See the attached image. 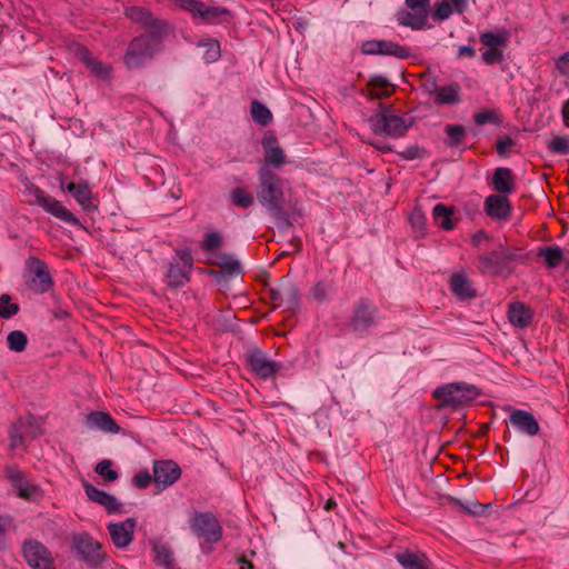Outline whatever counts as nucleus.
Returning <instances> with one entry per match:
<instances>
[{
    "mask_svg": "<svg viewBox=\"0 0 569 569\" xmlns=\"http://www.w3.org/2000/svg\"><path fill=\"white\" fill-rule=\"evenodd\" d=\"M432 216L438 226L441 227L443 230L455 229L456 222L452 219L453 207H448L443 203H437L433 207Z\"/></svg>",
    "mask_w": 569,
    "mask_h": 569,
    "instance_id": "nucleus-33",
    "label": "nucleus"
},
{
    "mask_svg": "<svg viewBox=\"0 0 569 569\" xmlns=\"http://www.w3.org/2000/svg\"><path fill=\"white\" fill-rule=\"evenodd\" d=\"M395 559L403 569H431V561L425 552L406 549L397 552Z\"/></svg>",
    "mask_w": 569,
    "mask_h": 569,
    "instance_id": "nucleus-25",
    "label": "nucleus"
},
{
    "mask_svg": "<svg viewBox=\"0 0 569 569\" xmlns=\"http://www.w3.org/2000/svg\"><path fill=\"white\" fill-rule=\"evenodd\" d=\"M188 523L192 536L200 541L201 548L209 546L208 552L223 537V528L219 518L212 511L196 510L189 518Z\"/></svg>",
    "mask_w": 569,
    "mask_h": 569,
    "instance_id": "nucleus-4",
    "label": "nucleus"
},
{
    "mask_svg": "<svg viewBox=\"0 0 569 569\" xmlns=\"http://www.w3.org/2000/svg\"><path fill=\"white\" fill-rule=\"evenodd\" d=\"M86 425L89 429H98L106 433H118L120 431L119 425L106 411H92L86 417Z\"/></svg>",
    "mask_w": 569,
    "mask_h": 569,
    "instance_id": "nucleus-24",
    "label": "nucleus"
},
{
    "mask_svg": "<svg viewBox=\"0 0 569 569\" xmlns=\"http://www.w3.org/2000/svg\"><path fill=\"white\" fill-rule=\"evenodd\" d=\"M209 263L221 268L228 274H239L242 271L240 262L229 253H214Z\"/></svg>",
    "mask_w": 569,
    "mask_h": 569,
    "instance_id": "nucleus-32",
    "label": "nucleus"
},
{
    "mask_svg": "<svg viewBox=\"0 0 569 569\" xmlns=\"http://www.w3.org/2000/svg\"><path fill=\"white\" fill-rule=\"evenodd\" d=\"M432 101L436 106H457L461 102V86L457 81H451L446 86L438 87Z\"/></svg>",
    "mask_w": 569,
    "mask_h": 569,
    "instance_id": "nucleus-23",
    "label": "nucleus"
},
{
    "mask_svg": "<svg viewBox=\"0 0 569 569\" xmlns=\"http://www.w3.org/2000/svg\"><path fill=\"white\" fill-rule=\"evenodd\" d=\"M449 286L452 293L459 299H471L477 296L476 289L472 287L471 281L463 272L453 273L450 277Z\"/></svg>",
    "mask_w": 569,
    "mask_h": 569,
    "instance_id": "nucleus-27",
    "label": "nucleus"
},
{
    "mask_svg": "<svg viewBox=\"0 0 569 569\" xmlns=\"http://www.w3.org/2000/svg\"><path fill=\"white\" fill-rule=\"evenodd\" d=\"M555 67L559 74L569 76V50L556 59Z\"/></svg>",
    "mask_w": 569,
    "mask_h": 569,
    "instance_id": "nucleus-58",
    "label": "nucleus"
},
{
    "mask_svg": "<svg viewBox=\"0 0 569 569\" xmlns=\"http://www.w3.org/2000/svg\"><path fill=\"white\" fill-rule=\"evenodd\" d=\"M379 321L380 311L377 305L371 299L361 297L353 303L347 326L357 337H365Z\"/></svg>",
    "mask_w": 569,
    "mask_h": 569,
    "instance_id": "nucleus-6",
    "label": "nucleus"
},
{
    "mask_svg": "<svg viewBox=\"0 0 569 569\" xmlns=\"http://www.w3.org/2000/svg\"><path fill=\"white\" fill-rule=\"evenodd\" d=\"M516 146V141L510 136H503L496 141V151L500 157H507V150Z\"/></svg>",
    "mask_w": 569,
    "mask_h": 569,
    "instance_id": "nucleus-56",
    "label": "nucleus"
},
{
    "mask_svg": "<svg viewBox=\"0 0 569 569\" xmlns=\"http://www.w3.org/2000/svg\"><path fill=\"white\" fill-rule=\"evenodd\" d=\"M181 468L173 460H158L153 463V481L162 489L172 486L181 477Z\"/></svg>",
    "mask_w": 569,
    "mask_h": 569,
    "instance_id": "nucleus-18",
    "label": "nucleus"
},
{
    "mask_svg": "<svg viewBox=\"0 0 569 569\" xmlns=\"http://www.w3.org/2000/svg\"><path fill=\"white\" fill-rule=\"evenodd\" d=\"M83 488H84V492H86L87 497L91 501L104 507V509L109 513H113L119 510L121 503L118 501V499L114 496H111L108 492L96 488L91 483H86L83 486Z\"/></svg>",
    "mask_w": 569,
    "mask_h": 569,
    "instance_id": "nucleus-26",
    "label": "nucleus"
},
{
    "mask_svg": "<svg viewBox=\"0 0 569 569\" xmlns=\"http://www.w3.org/2000/svg\"><path fill=\"white\" fill-rule=\"evenodd\" d=\"M198 44L200 47H206V51L203 53V59L206 60V62L211 63V62L217 61L220 58L221 51H220V43L218 40L206 39V40L199 41Z\"/></svg>",
    "mask_w": 569,
    "mask_h": 569,
    "instance_id": "nucleus-43",
    "label": "nucleus"
},
{
    "mask_svg": "<svg viewBox=\"0 0 569 569\" xmlns=\"http://www.w3.org/2000/svg\"><path fill=\"white\" fill-rule=\"evenodd\" d=\"M548 150L556 154H569V137L556 136L548 142Z\"/></svg>",
    "mask_w": 569,
    "mask_h": 569,
    "instance_id": "nucleus-46",
    "label": "nucleus"
},
{
    "mask_svg": "<svg viewBox=\"0 0 569 569\" xmlns=\"http://www.w3.org/2000/svg\"><path fill=\"white\" fill-rule=\"evenodd\" d=\"M137 521L133 518H128L122 522L109 523L108 531L111 541L117 548H127L133 540V533Z\"/></svg>",
    "mask_w": 569,
    "mask_h": 569,
    "instance_id": "nucleus-21",
    "label": "nucleus"
},
{
    "mask_svg": "<svg viewBox=\"0 0 569 569\" xmlns=\"http://www.w3.org/2000/svg\"><path fill=\"white\" fill-rule=\"evenodd\" d=\"M193 269V257L189 248H178L174 257L168 264L166 273L167 283L172 289L186 286L191 279Z\"/></svg>",
    "mask_w": 569,
    "mask_h": 569,
    "instance_id": "nucleus-8",
    "label": "nucleus"
},
{
    "mask_svg": "<svg viewBox=\"0 0 569 569\" xmlns=\"http://www.w3.org/2000/svg\"><path fill=\"white\" fill-rule=\"evenodd\" d=\"M413 11V13L406 10L399 11L397 14L398 22L401 26L411 28L412 30H421L427 26L428 11Z\"/></svg>",
    "mask_w": 569,
    "mask_h": 569,
    "instance_id": "nucleus-31",
    "label": "nucleus"
},
{
    "mask_svg": "<svg viewBox=\"0 0 569 569\" xmlns=\"http://www.w3.org/2000/svg\"><path fill=\"white\" fill-rule=\"evenodd\" d=\"M164 36L140 33L128 44L123 63L128 69H138L150 61L161 49Z\"/></svg>",
    "mask_w": 569,
    "mask_h": 569,
    "instance_id": "nucleus-3",
    "label": "nucleus"
},
{
    "mask_svg": "<svg viewBox=\"0 0 569 569\" xmlns=\"http://www.w3.org/2000/svg\"><path fill=\"white\" fill-rule=\"evenodd\" d=\"M8 478L16 489L18 496L23 499H32L38 493V488L30 483L24 473L18 469H11L8 472Z\"/></svg>",
    "mask_w": 569,
    "mask_h": 569,
    "instance_id": "nucleus-29",
    "label": "nucleus"
},
{
    "mask_svg": "<svg viewBox=\"0 0 569 569\" xmlns=\"http://www.w3.org/2000/svg\"><path fill=\"white\" fill-rule=\"evenodd\" d=\"M379 54L391 56L398 59H407L411 56L410 48L390 40H380Z\"/></svg>",
    "mask_w": 569,
    "mask_h": 569,
    "instance_id": "nucleus-36",
    "label": "nucleus"
},
{
    "mask_svg": "<svg viewBox=\"0 0 569 569\" xmlns=\"http://www.w3.org/2000/svg\"><path fill=\"white\" fill-rule=\"evenodd\" d=\"M537 254L545 259V263L549 269L557 268L563 260V250L557 244L541 247Z\"/></svg>",
    "mask_w": 569,
    "mask_h": 569,
    "instance_id": "nucleus-35",
    "label": "nucleus"
},
{
    "mask_svg": "<svg viewBox=\"0 0 569 569\" xmlns=\"http://www.w3.org/2000/svg\"><path fill=\"white\" fill-rule=\"evenodd\" d=\"M180 9L191 13L194 20L221 23L231 17L230 11L219 6H207L200 0H171Z\"/></svg>",
    "mask_w": 569,
    "mask_h": 569,
    "instance_id": "nucleus-10",
    "label": "nucleus"
},
{
    "mask_svg": "<svg viewBox=\"0 0 569 569\" xmlns=\"http://www.w3.org/2000/svg\"><path fill=\"white\" fill-rule=\"evenodd\" d=\"M61 189L68 191L84 212L94 213L98 211V204L92 201L93 194L87 181L69 182L67 184L61 182Z\"/></svg>",
    "mask_w": 569,
    "mask_h": 569,
    "instance_id": "nucleus-17",
    "label": "nucleus"
},
{
    "mask_svg": "<svg viewBox=\"0 0 569 569\" xmlns=\"http://www.w3.org/2000/svg\"><path fill=\"white\" fill-rule=\"evenodd\" d=\"M123 14L132 23L139 24L146 29L144 33H157L166 36L169 24L166 20L157 18L151 10L140 6H128L123 10Z\"/></svg>",
    "mask_w": 569,
    "mask_h": 569,
    "instance_id": "nucleus-12",
    "label": "nucleus"
},
{
    "mask_svg": "<svg viewBox=\"0 0 569 569\" xmlns=\"http://www.w3.org/2000/svg\"><path fill=\"white\" fill-rule=\"evenodd\" d=\"M28 192L34 198V201L29 202L30 204L40 206L46 212L66 223L80 226L79 219L69 209H67L61 201L47 194L38 186L31 184L28 188Z\"/></svg>",
    "mask_w": 569,
    "mask_h": 569,
    "instance_id": "nucleus-11",
    "label": "nucleus"
},
{
    "mask_svg": "<svg viewBox=\"0 0 569 569\" xmlns=\"http://www.w3.org/2000/svg\"><path fill=\"white\" fill-rule=\"evenodd\" d=\"M492 187L500 194H510L515 191V177L509 168L499 167L492 176Z\"/></svg>",
    "mask_w": 569,
    "mask_h": 569,
    "instance_id": "nucleus-30",
    "label": "nucleus"
},
{
    "mask_svg": "<svg viewBox=\"0 0 569 569\" xmlns=\"http://www.w3.org/2000/svg\"><path fill=\"white\" fill-rule=\"evenodd\" d=\"M73 52L76 57L86 64V67L89 64L91 59L93 58L89 49L82 44L77 43L74 46Z\"/></svg>",
    "mask_w": 569,
    "mask_h": 569,
    "instance_id": "nucleus-59",
    "label": "nucleus"
},
{
    "mask_svg": "<svg viewBox=\"0 0 569 569\" xmlns=\"http://www.w3.org/2000/svg\"><path fill=\"white\" fill-rule=\"evenodd\" d=\"M312 298L319 302L328 299L329 286L325 281H318L310 290Z\"/></svg>",
    "mask_w": 569,
    "mask_h": 569,
    "instance_id": "nucleus-54",
    "label": "nucleus"
},
{
    "mask_svg": "<svg viewBox=\"0 0 569 569\" xmlns=\"http://www.w3.org/2000/svg\"><path fill=\"white\" fill-rule=\"evenodd\" d=\"M28 288L37 295L48 292L54 281L48 264L36 256H30L24 263Z\"/></svg>",
    "mask_w": 569,
    "mask_h": 569,
    "instance_id": "nucleus-9",
    "label": "nucleus"
},
{
    "mask_svg": "<svg viewBox=\"0 0 569 569\" xmlns=\"http://www.w3.org/2000/svg\"><path fill=\"white\" fill-rule=\"evenodd\" d=\"M485 212L491 219L508 221L512 213V204L506 194H490L485 200Z\"/></svg>",
    "mask_w": 569,
    "mask_h": 569,
    "instance_id": "nucleus-20",
    "label": "nucleus"
},
{
    "mask_svg": "<svg viewBox=\"0 0 569 569\" xmlns=\"http://www.w3.org/2000/svg\"><path fill=\"white\" fill-rule=\"evenodd\" d=\"M510 411V423L519 431L527 436H536L540 431V426L535 416L522 409L508 407Z\"/></svg>",
    "mask_w": 569,
    "mask_h": 569,
    "instance_id": "nucleus-22",
    "label": "nucleus"
},
{
    "mask_svg": "<svg viewBox=\"0 0 569 569\" xmlns=\"http://www.w3.org/2000/svg\"><path fill=\"white\" fill-rule=\"evenodd\" d=\"M11 526L10 517L0 516V548L4 547V536Z\"/></svg>",
    "mask_w": 569,
    "mask_h": 569,
    "instance_id": "nucleus-61",
    "label": "nucleus"
},
{
    "mask_svg": "<svg viewBox=\"0 0 569 569\" xmlns=\"http://www.w3.org/2000/svg\"><path fill=\"white\" fill-rule=\"evenodd\" d=\"M156 551V562L159 566L164 567L166 569H173V556L171 550L166 546H157L154 548Z\"/></svg>",
    "mask_w": 569,
    "mask_h": 569,
    "instance_id": "nucleus-47",
    "label": "nucleus"
},
{
    "mask_svg": "<svg viewBox=\"0 0 569 569\" xmlns=\"http://www.w3.org/2000/svg\"><path fill=\"white\" fill-rule=\"evenodd\" d=\"M368 143L381 153L392 152L393 148L390 143L380 140H369Z\"/></svg>",
    "mask_w": 569,
    "mask_h": 569,
    "instance_id": "nucleus-62",
    "label": "nucleus"
},
{
    "mask_svg": "<svg viewBox=\"0 0 569 569\" xmlns=\"http://www.w3.org/2000/svg\"><path fill=\"white\" fill-rule=\"evenodd\" d=\"M230 201L237 208L248 209L253 204L254 197L244 187H237L230 192Z\"/></svg>",
    "mask_w": 569,
    "mask_h": 569,
    "instance_id": "nucleus-38",
    "label": "nucleus"
},
{
    "mask_svg": "<svg viewBox=\"0 0 569 569\" xmlns=\"http://www.w3.org/2000/svg\"><path fill=\"white\" fill-rule=\"evenodd\" d=\"M473 121L478 126H485L488 123H493L499 126L501 123V119L495 110H485L480 112H476L473 114Z\"/></svg>",
    "mask_w": 569,
    "mask_h": 569,
    "instance_id": "nucleus-48",
    "label": "nucleus"
},
{
    "mask_svg": "<svg viewBox=\"0 0 569 569\" xmlns=\"http://www.w3.org/2000/svg\"><path fill=\"white\" fill-rule=\"evenodd\" d=\"M380 40H368L361 46V51L365 54L376 56L379 54Z\"/></svg>",
    "mask_w": 569,
    "mask_h": 569,
    "instance_id": "nucleus-60",
    "label": "nucleus"
},
{
    "mask_svg": "<svg viewBox=\"0 0 569 569\" xmlns=\"http://www.w3.org/2000/svg\"><path fill=\"white\" fill-rule=\"evenodd\" d=\"M21 551L26 562L32 569H56L51 551L41 541L26 539Z\"/></svg>",
    "mask_w": 569,
    "mask_h": 569,
    "instance_id": "nucleus-14",
    "label": "nucleus"
},
{
    "mask_svg": "<svg viewBox=\"0 0 569 569\" xmlns=\"http://www.w3.org/2000/svg\"><path fill=\"white\" fill-rule=\"evenodd\" d=\"M72 549L81 560L92 567L100 565L106 558L101 543L88 532L77 533L72 537Z\"/></svg>",
    "mask_w": 569,
    "mask_h": 569,
    "instance_id": "nucleus-13",
    "label": "nucleus"
},
{
    "mask_svg": "<svg viewBox=\"0 0 569 569\" xmlns=\"http://www.w3.org/2000/svg\"><path fill=\"white\" fill-rule=\"evenodd\" d=\"M406 4L411 10L428 11L429 0H406Z\"/></svg>",
    "mask_w": 569,
    "mask_h": 569,
    "instance_id": "nucleus-63",
    "label": "nucleus"
},
{
    "mask_svg": "<svg viewBox=\"0 0 569 569\" xmlns=\"http://www.w3.org/2000/svg\"><path fill=\"white\" fill-rule=\"evenodd\" d=\"M223 244V238L220 232H207L201 240L200 248L203 252L216 253V251Z\"/></svg>",
    "mask_w": 569,
    "mask_h": 569,
    "instance_id": "nucleus-41",
    "label": "nucleus"
},
{
    "mask_svg": "<svg viewBox=\"0 0 569 569\" xmlns=\"http://www.w3.org/2000/svg\"><path fill=\"white\" fill-rule=\"evenodd\" d=\"M268 293L276 308L296 311L300 306L298 288L289 280L282 279L277 287L270 288Z\"/></svg>",
    "mask_w": 569,
    "mask_h": 569,
    "instance_id": "nucleus-15",
    "label": "nucleus"
},
{
    "mask_svg": "<svg viewBox=\"0 0 569 569\" xmlns=\"http://www.w3.org/2000/svg\"><path fill=\"white\" fill-rule=\"evenodd\" d=\"M481 395L480 389L465 381L445 383L432 391V397L442 408L459 409L472 402Z\"/></svg>",
    "mask_w": 569,
    "mask_h": 569,
    "instance_id": "nucleus-5",
    "label": "nucleus"
},
{
    "mask_svg": "<svg viewBox=\"0 0 569 569\" xmlns=\"http://www.w3.org/2000/svg\"><path fill=\"white\" fill-rule=\"evenodd\" d=\"M261 144L264 151V163L271 169H280L286 163V154L283 149L280 147L279 141L273 132H266L261 140Z\"/></svg>",
    "mask_w": 569,
    "mask_h": 569,
    "instance_id": "nucleus-19",
    "label": "nucleus"
},
{
    "mask_svg": "<svg viewBox=\"0 0 569 569\" xmlns=\"http://www.w3.org/2000/svg\"><path fill=\"white\" fill-rule=\"evenodd\" d=\"M438 80L432 74H422L421 76V88L426 94L429 97H433L436 91L438 90Z\"/></svg>",
    "mask_w": 569,
    "mask_h": 569,
    "instance_id": "nucleus-52",
    "label": "nucleus"
},
{
    "mask_svg": "<svg viewBox=\"0 0 569 569\" xmlns=\"http://www.w3.org/2000/svg\"><path fill=\"white\" fill-rule=\"evenodd\" d=\"M368 87L373 98L389 97L393 91L390 81L381 74L372 76L368 82Z\"/></svg>",
    "mask_w": 569,
    "mask_h": 569,
    "instance_id": "nucleus-34",
    "label": "nucleus"
},
{
    "mask_svg": "<svg viewBox=\"0 0 569 569\" xmlns=\"http://www.w3.org/2000/svg\"><path fill=\"white\" fill-rule=\"evenodd\" d=\"M88 69H90V71L101 78V79H109L110 76H111V67L103 63L102 61L98 60L97 58H92L91 61L89 62V64L87 66Z\"/></svg>",
    "mask_w": 569,
    "mask_h": 569,
    "instance_id": "nucleus-49",
    "label": "nucleus"
},
{
    "mask_svg": "<svg viewBox=\"0 0 569 569\" xmlns=\"http://www.w3.org/2000/svg\"><path fill=\"white\" fill-rule=\"evenodd\" d=\"M250 113L252 120L261 127L268 126L272 120L271 111L258 100L251 102Z\"/></svg>",
    "mask_w": 569,
    "mask_h": 569,
    "instance_id": "nucleus-40",
    "label": "nucleus"
},
{
    "mask_svg": "<svg viewBox=\"0 0 569 569\" xmlns=\"http://www.w3.org/2000/svg\"><path fill=\"white\" fill-rule=\"evenodd\" d=\"M7 342L10 350L21 352L27 347L28 337L23 331L13 330L8 335Z\"/></svg>",
    "mask_w": 569,
    "mask_h": 569,
    "instance_id": "nucleus-45",
    "label": "nucleus"
},
{
    "mask_svg": "<svg viewBox=\"0 0 569 569\" xmlns=\"http://www.w3.org/2000/svg\"><path fill=\"white\" fill-rule=\"evenodd\" d=\"M453 12V9L450 2L442 0L435 4V13L433 17L436 20L443 21L447 20Z\"/></svg>",
    "mask_w": 569,
    "mask_h": 569,
    "instance_id": "nucleus-51",
    "label": "nucleus"
},
{
    "mask_svg": "<svg viewBox=\"0 0 569 569\" xmlns=\"http://www.w3.org/2000/svg\"><path fill=\"white\" fill-rule=\"evenodd\" d=\"M480 42L487 48H502L506 46L509 34L506 30L499 32L486 31L479 37Z\"/></svg>",
    "mask_w": 569,
    "mask_h": 569,
    "instance_id": "nucleus-39",
    "label": "nucleus"
},
{
    "mask_svg": "<svg viewBox=\"0 0 569 569\" xmlns=\"http://www.w3.org/2000/svg\"><path fill=\"white\" fill-rule=\"evenodd\" d=\"M20 311V306L16 302H12V298L8 293L0 295V318L1 319H10L13 316L18 315Z\"/></svg>",
    "mask_w": 569,
    "mask_h": 569,
    "instance_id": "nucleus-42",
    "label": "nucleus"
},
{
    "mask_svg": "<svg viewBox=\"0 0 569 569\" xmlns=\"http://www.w3.org/2000/svg\"><path fill=\"white\" fill-rule=\"evenodd\" d=\"M516 258V253L499 244L495 250L480 254L476 267L481 274L486 276L510 274L512 272L510 263Z\"/></svg>",
    "mask_w": 569,
    "mask_h": 569,
    "instance_id": "nucleus-7",
    "label": "nucleus"
},
{
    "mask_svg": "<svg viewBox=\"0 0 569 569\" xmlns=\"http://www.w3.org/2000/svg\"><path fill=\"white\" fill-rule=\"evenodd\" d=\"M533 311L523 302H512L508 308V319L517 328H527L531 323Z\"/></svg>",
    "mask_w": 569,
    "mask_h": 569,
    "instance_id": "nucleus-28",
    "label": "nucleus"
},
{
    "mask_svg": "<svg viewBox=\"0 0 569 569\" xmlns=\"http://www.w3.org/2000/svg\"><path fill=\"white\" fill-rule=\"evenodd\" d=\"M481 57L487 66L501 63L505 60L503 51L500 48H487L482 51Z\"/></svg>",
    "mask_w": 569,
    "mask_h": 569,
    "instance_id": "nucleus-50",
    "label": "nucleus"
},
{
    "mask_svg": "<svg viewBox=\"0 0 569 569\" xmlns=\"http://www.w3.org/2000/svg\"><path fill=\"white\" fill-rule=\"evenodd\" d=\"M409 221L412 228L422 231L426 226V216L420 209H415L410 214Z\"/></svg>",
    "mask_w": 569,
    "mask_h": 569,
    "instance_id": "nucleus-57",
    "label": "nucleus"
},
{
    "mask_svg": "<svg viewBox=\"0 0 569 569\" xmlns=\"http://www.w3.org/2000/svg\"><path fill=\"white\" fill-rule=\"evenodd\" d=\"M24 438L18 429L13 428L10 432V446L11 448H18L23 445Z\"/></svg>",
    "mask_w": 569,
    "mask_h": 569,
    "instance_id": "nucleus-64",
    "label": "nucleus"
},
{
    "mask_svg": "<svg viewBox=\"0 0 569 569\" xmlns=\"http://www.w3.org/2000/svg\"><path fill=\"white\" fill-rule=\"evenodd\" d=\"M152 480L153 475L151 476L148 470H140L133 476L132 483L139 489H146Z\"/></svg>",
    "mask_w": 569,
    "mask_h": 569,
    "instance_id": "nucleus-55",
    "label": "nucleus"
},
{
    "mask_svg": "<svg viewBox=\"0 0 569 569\" xmlns=\"http://www.w3.org/2000/svg\"><path fill=\"white\" fill-rule=\"evenodd\" d=\"M426 154V150L417 144L407 147L403 151L399 152L398 156L403 160L421 159Z\"/></svg>",
    "mask_w": 569,
    "mask_h": 569,
    "instance_id": "nucleus-53",
    "label": "nucleus"
},
{
    "mask_svg": "<svg viewBox=\"0 0 569 569\" xmlns=\"http://www.w3.org/2000/svg\"><path fill=\"white\" fill-rule=\"evenodd\" d=\"M246 360L250 370L263 380L274 377L282 368L280 362L269 359L267 355L258 348L250 350L246 356Z\"/></svg>",
    "mask_w": 569,
    "mask_h": 569,
    "instance_id": "nucleus-16",
    "label": "nucleus"
},
{
    "mask_svg": "<svg viewBox=\"0 0 569 569\" xmlns=\"http://www.w3.org/2000/svg\"><path fill=\"white\" fill-rule=\"evenodd\" d=\"M445 132L447 134L445 144L449 148H458L465 142L467 137V131L461 124H447Z\"/></svg>",
    "mask_w": 569,
    "mask_h": 569,
    "instance_id": "nucleus-37",
    "label": "nucleus"
},
{
    "mask_svg": "<svg viewBox=\"0 0 569 569\" xmlns=\"http://www.w3.org/2000/svg\"><path fill=\"white\" fill-rule=\"evenodd\" d=\"M112 461L109 459H103L97 463L94 471L107 482H114L119 478V473L117 470L112 469Z\"/></svg>",
    "mask_w": 569,
    "mask_h": 569,
    "instance_id": "nucleus-44",
    "label": "nucleus"
},
{
    "mask_svg": "<svg viewBox=\"0 0 569 569\" xmlns=\"http://www.w3.org/2000/svg\"><path fill=\"white\" fill-rule=\"evenodd\" d=\"M371 131L378 136L399 139L407 134L415 123V118L401 113L392 106L380 104L379 109L368 118Z\"/></svg>",
    "mask_w": 569,
    "mask_h": 569,
    "instance_id": "nucleus-2",
    "label": "nucleus"
},
{
    "mask_svg": "<svg viewBox=\"0 0 569 569\" xmlns=\"http://www.w3.org/2000/svg\"><path fill=\"white\" fill-rule=\"evenodd\" d=\"M258 187L256 190L259 203L274 219L279 229L292 227L289 212L286 210L284 180L267 166L258 170Z\"/></svg>",
    "mask_w": 569,
    "mask_h": 569,
    "instance_id": "nucleus-1",
    "label": "nucleus"
}]
</instances>
